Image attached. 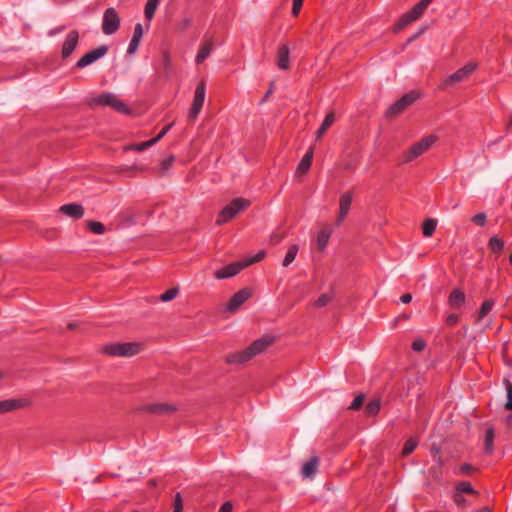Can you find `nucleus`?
I'll return each mask as SVG.
<instances>
[{"label":"nucleus","mask_w":512,"mask_h":512,"mask_svg":"<svg viewBox=\"0 0 512 512\" xmlns=\"http://www.w3.org/2000/svg\"><path fill=\"white\" fill-rule=\"evenodd\" d=\"M272 343L271 337H263L254 341L248 348L231 353L226 356V361L229 364H241L244 363L256 355L263 352Z\"/></svg>","instance_id":"1"},{"label":"nucleus","mask_w":512,"mask_h":512,"mask_svg":"<svg viewBox=\"0 0 512 512\" xmlns=\"http://www.w3.org/2000/svg\"><path fill=\"white\" fill-rule=\"evenodd\" d=\"M437 141L435 135H428L412 144L399 156L400 164H407L426 153Z\"/></svg>","instance_id":"2"},{"label":"nucleus","mask_w":512,"mask_h":512,"mask_svg":"<svg viewBox=\"0 0 512 512\" xmlns=\"http://www.w3.org/2000/svg\"><path fill=\"white\" fill-rule=\"evenodd\" d=\"M141 349V344L136 342L109 343L103 346V352L106 355L117 357H131L138 354Z\"/></svg>","instance_id":"3"},{"label":"nucleus","mask_w":512,"mask_h":512,"mask_svg":"<svg viewBox=\"0 0 512 512\" xmlns=\"http://www.w3.org/2000/svg\"><path fill=\"white\" fill-rule=\"evenodd\" d=\"M90 104L94 106H109L115 111L123 114H128L130 109L127 105L114 93L106 92L93 97Z\"/></svg>","instance_id":"4"},{"label":"nucleus","mask_w":512,"mask_h":512,"mask_svg":"<svg viewBox=\"0 0 512 512\" xmlns=\"http://www.w3.org/2000/svg\"><path fill=\"white\" fill-rule=\"evenodd\" d=\"M250 205V201L244 198H235L228 205H226L219 213L216 223L222 225L233 217H235L240 211L244 210Z\"/></svg>","instance_id":"5"},{"label":"nucleus","mask_w":512,"mask_h":512,"mask_svg":"<svg viewBox=\"0 0 512 512\" xmlns=\"http://www.w3.org/2000/svg\"><path fill=\"white\" fill-rule=\"evenodd\" d=\"M120 27V17L115 8L110 7L104 11L102 31L105 35L114 34Z\"/></svg>","instance_id":"6"},{"label":"nucleus","mask_w":512,"mask_h":512,"mask_svg":"<svg viewBox=\"0 0 512 512\" xmlns=\"http://www.w3.org/2000/svg\"><path fill=\"white\" fill-rule=\"evenodd\" d=\"M206 97V85L205 82H200L194 93V98L191 104V108L188 113V119L194 121L200 113Z\"/></svg>","instance_id":"7"},{"label":"nucleus","mask_w":512,"mask_h":512,"mask_svg":"<svg viewBox=\"0 0 512 512\" xmlns=\"http://www.w3.org/2000/svg\"><path fill=\"white\" fill-rule=\"evenodd\" d=\"M418 93L416 92H410L403 97H401L399 100L394 102L386 111L387 117H395L402 113L408 106H410L417 98Z\"/></svg>","instance_id":"8"},{"label":"nucleus","mask_w":512,"mask_h":512,"mask_svg":"<svg viewBox=\"0 0 512 512\" xmlns=\"http://www.w3.org/2000/svg\"><path fill=\"white\" fill-rule=\"evenodd\" d=\"M476 69V65L473 63H468L464 67L460 68L456 72L449 75L445 81L444 85H454L455 83L462 82L467 79L471 73Z\"/></svg>","instance_id":"9"},{"label":"nucleus","mask_w":512,"mask_h":512,"mask_svg":"<svg viewBox=\"0 0 512 512\" xmlns=\"http://www.w3.org/2000/svg\"><path fill=\"white\" fill-rule=\"evenodd\" d=\"M107 50L108 49L106 46H100V47H97L96 49H93V50L87 52L84 56H82L78 60V62L76 64L77 67L84 68V67L94 63L98 59L102 58L107 53Z\"/></svg>","instance_id":"10"},{"label":"nucleus","mask_w":512,"mask_h":512,"mask_svg":"<svg viewBox=\"0 0 512 512\" xmlns=\"http://www.w3.org/2000/svg\"><path fill=\"white\" fill-rule=\"evenodd\" d=\"M243 268H245L243 262L239 261L217 270L214 275L217 279H227L238 274Z\"/></svg>","instance_id":"11"},{"label":"nucleus","mask_w":512,"mask_h":512,"mask_svg":"<svg viewBox=\"0 0 512 512\" xmlns=\"http://www.w3.org/2000/svg\"><path fill=\"white\" fill-rule=\"evenodd\" d=\"M250 297V292L246 289L240 290L235 293L229 302L227 303V310L230 312H235L238 308Z\"/></svg>","instance_id":"12"},{"label":"nucleus","mask_w":512,"mask_h":512,"mask_svg":"<svg viewBox=\"0 0 512 512\" xmlns=\"http://www.w3.org/2000/svg\"><path fill=\"white\" fill-rule=\"evenodd\" d=\"M171 126H172V124H168L153 139L148 140V141H144V142H141V143H138V144L131 145L130 149L135 150L137 152H142L145 149L153 146L154 144H156L160 139H162L166 135V133L170 130Z\"/></svg>","instance_id":"13"},{"label":"nucleus","mask_w":512,"mask_h":512,"mask_svg":"<svg viewBox=\"0 0 512 512\" xmlns=\"http://www.w3.org/2000/svg\"><path fill=\"white\" fill-rule=\"evenodd\" d=\"M78 37L77 31L69 32L62 46L63 57H68L72 54L78 44Z\"/></svg>","instance_id":"14"},{"label":"nucleus","mask_w":512,"mask_h":512,"mask_svg":"<svg viewBox=\"0 0 512 512\" xmlns=\"http://www.w3.org/2000/svg\"><path fill=\"white\" fill-rule=\"evenodd\" d=\"M142 37H143V27L140 23H137L134 27L133 36H132L130 43L128 45V48H127L128 54L132 55L137 51Z\"/></svg>","instance_id":"15"},{"label":"nucleus","mask_w":512,"mask_h":512,"mask_svg":"<svg viewBox=\"0 0 512 512\" xmlns=\"http://www.w3.org/2000/svg\"><path fill=\"white\" fill-rule=\"evenodd\" d=\"M426 9L421 2L416 4L409 12H407L400 20V25L405 26L408 23L416 20Z\"/></svg>","instance_id":"16"},{"label":"nucleus","mask_w":512,"mask_h":512,"mask_svg":"<svg viewBox=\"0 0 512 512\" xmlns=\"http://www.w3.org/2000/svg\"><path fill=\"white\" fill-rule=\"evenodd\" d=\"M214 45L212 40H208L200 46V49L195 57V63L200 65L203 63L212 53Z\"/></svg>","instance_id":"17"},{"label":"nucleus","mask_w":512,"mask_h":512,"mask_svg":"<svg viewBox=\"0 0 512 512\" xmlns=\"http://www.w3.org/2000/svg\"><path fill=\"white\" fill-rule=\"evenodd\" d=\"M27 405V401L23 399H7L0 401V414L12 411L19 407Z\"/></svg>","instance_id":"18"},{"label":"nucleus","mask_w":512,"mask_h":512,"mask_svg":"<svg viewBox=\"0 0 512 512\" xmlns=\"http://www.w3.org/2000/svg\"><path fill=\"white\" fill-rule=\"evenodd\" d=\"M313 159V148H310L305 155L302 157L301 161L299 162L297 169H296V175H303L308 172V170L311 167Z\"/></svg>","instance_id":"19"},{"label":"nucleus","mask_w":512,"mask_h":512,"mask_svg":"<svg viewBox=\"0 0 512 512\" xmlns=\"http://www.w3.org/2000/svg\"><path fill=\"white\" fill-rule=\"evenodd\" d=\"M60 211L65 215L72 218H81L84 214V209L79 204H66L61 206Z\"/></svg>","instance_id":"20"},{"label":"nucleus","mask_w":512,"mask_h":512,"mask_svg":"<svg viewBox=\"0 0 512 512\" xmlns=\"http://www.w3.org/2000/svg\"><path fill=\"white\" fill-rule=\"evenodd\" d=\"M289 48L287 45H282L278 49V61L277 65L282 70H287L289 68Z\"/></svg>","instance_id":"21"},{"label":"nucleus","mask_w":512,"mask_h":512,"mask_svg":"<svg viewBox=\"0 0 512 512\" xmlns=\"http://www.w3.org/2000/svg\"><path fill=\"white\" fill-rule=\"evenodd\" d=\"M331 234L332 230L328 227L323 228L322 230L319 231L316 242L317 247L320 251H323L327 247Z\"/></svg>","instance_id":"22"},{"label":"nucleus","mask_w":512,"mask_h":512,"mask_svg":"<svg viewBox=\"0 0 512 512\" xmlns=\"http://www.w3.org/2000/svg\"><path fill=\"white\" fill-rule=\"evenodd\" d=\"M465 301V294L460 289H454L448 299L450 306L454 309H458L462 306Z\"/></svg>","instance_id":"23"},{"label":"nucleus","mask_w":512,"mask_h":512,"mask_svg":"<svg viewBox=\"0 0 512 512\" xmlns=\"http://www.w3.org/2000/svg\"><path fill=\"white\" fill-rule=\"evenodd\" d=\"M317 467L318 459L314 457L303 464L301 473L306 478L312 477L313 475H315Z\"/></svg>","instance_id":"24"},{"label":"nucleus","mask_w":512,"mask_h":512,"mask_svg":"<svg viewBox=\"0 0 512 512\" xmlns=\"http://www.w3.org/2000/svg\"><path fill=\"white\" fill-rule=\"evenodd\" d=\"M335 121V115L334 113H328L325 117V119L323 120L321 126L319 127V129L317 130L316 132V138L317 139H320L322 137V135L330 128V126L334 123Z\"/></svg>","instance_id":"25"},{"label":"nucleus","mask_w":512,"mask_h":512,"mask_svg":"<svg viewBox=\"0 0 512 512\" xmlns=\"http://www.w3.org/2000/svg\"><path fill=\"white\" fill-rule=\"evenodd\" d=\"M160 4V0H147L144 15L148 21H151L155 15V12Z\"/></svg>","instance_id":"26"},{"label":"nucleus","mask_w":512,"mask_h":512,"mask_svg":"<svg viewBox=\"0 0 512 512\" xmlns=\"http://www.w3.org/2000/svg\"><path fill=\"white\" fill-rule=\"evenodd\" d=\"M298 246L296 244L290 245L283 259L282 265L284 267L289 266L296 258L298 253Z\"/></svg>","instance_id":"27"},{"label":"nucleus","mask_w":512,"mask_h":512,"mask_svg":"<svg viewBox=\"0 0 512 512\" xmlns=\"http://www.w3.org/2000/svg\"><path fill=\"white\" fill-rule=\"evenodd\" d=\"M147 409L154 414H164L174 410L171 406L163 403L149 405Z\"/></svg>","instance_id":"28"},{"label":"nucleus","mask_w":512,"mask_h":512,"mask_svg":"<svg viewBox=\"0 0 512 512\" xmlns=\"http://www.w3.org/2000/svg\"><path fill=\"white\" fill-rule=\"evenodd\" d=\"M352 203V194L350 192L345 193L340 198L339 211L348 213Z\"/></svg>","instance_id":"29"},{"label":"nucleus","mask_w":512,"mask_h":512,"mask_svg":"<svg viewBox=\"0 0 512 512\" xmlns=\"http://www.w3.org/2000/svg\"><path fill=\"white\" fill-rule=\"evenodd\" d=\"M436 226H437V221L436 220H434V219H427L423 223V227H422L423 235L425 237H431L433 235V233L435 232Z\"/></svg>","instance_id":"30"},{"label":"nucleus","mask_w":512,"mask_h":512,"mask_svg":"<svg viewBox=\"0 0 512 512\" xmlns=\"http://www.w3.org/2000/svg\"><path fill=\"white\" fill-rule=\"evenodd\" d=\"M488 245H489V248L492 250V252L500 253L504 248V241L502 239L498 238L497 236H492L489 239Z\"/></svg>","instance_id":"31"},{"label":"nucleus","mask_w":512,"mask_h":512,"mask_svg":"<svg viewBox=\"0 0 512 512\" xmlns=\"http://www.w3.org/2000/svg\"><path fill=\"white\" fill-rule=\"evenodd\" d=\"M456 494H463V493H466V494H475L476 491L473 489V487L471 486V484L469 482H466V481H462V482H459L457 485H456Z\"/></svg>","instance_id":"32"},{"label":"nucleus","mask_w":512,"mask_h":512,"mask_svg":"<svg viewBox=\"0 0 512 512\" xmlns=\"http://www.w3.org/2000/svg\"><path fill=\"white\" fill-rule=\"evenodd\" d=\"M380 406V400L374 399L366 405L365 412L369 416L376 415L380 410Z\"/></svg>","instance_id":"33"},{"label":"nucleus","mask_w":512,"mask_h":512,"mask_svg":"<svg viewBox=\"0 0 512 512\" xmlns=\"http://www.w3.org/2000/svg\"><path fill=\"white\" fill-rule=\"evenodd\" d=\"M333 297H334L333 292L324 293L317 298L314 305L317 308L324 307L333 299Z\"/></svg>","instance_id":"34"},{"label":"nucleus","mask_w":512,"mask_h":512,"mask_svg":"<svg viewBox=\"0 0 512 512\" xmlns=\"http://www.w3.org/2000/svg\"><path fill=\"white\" fill-rule=\"evenodd\" d=\"M493 307H494V301H492V300L484 301L481 305L478 319L479 320L483 319L493 309Z\"/></svg>","instance_id":"35"},{"label":"nucleus","mask_w":512,"mask_h":512,"mask_svg":"<svg viewBox=\"0 0 512 512\" xmlns=\"http://www.w3.org/2000/svg\"><path fill=\"white\" fill-rule=\"evenodd\" d=\"M493 440H494V431H493V429H488L485 434V443H484V449H485L486 453L492 452Z\"/></svg>","instance_id":"36"},{"label":"nucleus","mask_w":512,"mask_h":512,"mask_svg":"<svg viewBox=\"0 0 512 512\" xmlns=\"http://www.w3.org/2000/svg\"><path fill=\"white\" fill-rule=\"evenodd\" d=\"M418 443H417V440L414 439V438H409L405 444H404V447H403V455H409L410 453H412L415 448L417 447Z\"/></svg>","instance_id":"37"},{"label":"nucleus","mask_w":512,"mask_h":512,"mask_svg":"<svg viewBox=\"0 0 512 512\" xmlns=\"http://www.w3.org/2000/svg\"><path fill=\"white\" fill-rule=\"evenodd\" d=\"M178 292L179 290L177 288H170L160 296V300L163 302L171 301L177 296Z\"/></svg>","instance_id":"38"},{"label":"nucleus","mask_w":512,"mask_h":512,"mask_svg":"<svg viewBox=\"0 0 512 512\" xmlns=\"http://www.w3.org/2000/svg\"><path fill=\"white\" fill-rule=\"evenodd\" d=\"M264 256H265V253L263 251H261V252L255 254L252 257H248V258L243 259L242 262H243L245 267H248L249 265L262 260L264 258Z\"/></svg>","instance_id":"39"},{"label":"nucleus","mask_w":512,"mask_h":512,"mask_svg":"<svg viewBox=\"0 0 512 512\" xmlns=\"http://www.w3.org/2000/svg\"><path fill=\"white\" fill-rule=\"evenodd\" d=\"M88 227L95 234H102L105 230L104 225L97 221H90Z\"/></svg>","instance_id":"40"},{"label":"nucleus","mask_w":512,"mask_h":512,"mask_svg":"<svg viewBox=\"0 0 512 512\" xmlns=\"http://www.w3.org/2000/svg\"><path fill=\"white\" fill-rule=\"evenodd\" d=\"M506 392H507V402L505 407L507 410H512V384L509 381H505Z\"/></svg>","instance_id":"41"},{"label":"nucleus","mask_w":512,"mask_h":512,"mask_svg":"<svg viewBox=\"0 0 512 512\" xmlns=\"http://www.w3.org/2000/svg\"><path fill=\"white\" fill-rule=\"evenodd\" d=\"M363 402H364V396L362 394H360L354 398V400L352 401V403L350 404V406L348 408L351 410H357L363 405Z\"/></svg>","instance_id":"42"},{"label":"nucleus","mask_w":512,"mask_h":512,"mask_svg":"<svg viewBox=\"0 0 512 512\" xmlns=\"http://www.w3.org/2000/svg\"><path fill=\"white\" fill-rule=\"evenodd\" d=\"M472 221L478 226H484L486 223V215L484 213H478L472 217Z\"/></svg>","instance_id":"43"},{"label":"nucleus","mask_w":512,"mask_h":512,"mask_svg":"<svg viewBox=\"0 0 512 512\" xmlns=\"http://www.w3.org/2000/svg\"><path fill=\"white\" fill-rule=\"evenodd\" d=\"M425 346H426V343L421 338L415 339L412 343V349L417 352L424 350Z\"/></svg>","instance_id":"44"},{"label":"nucleus","mask_w":512,"mask_h":512,"mask_svg":"<svg viewBox=\"0 0 512 512\" xmlns=\"http://www.w3.org/2000/svg\"><path fill=\"white\" fill-rule=\"evenodd\" d=\"M304 0H293L292 13L298 15Z\"/></svg>","instance_id":"45"},{"label":"nucleus","mask_w":512,"mask_h":512,"mask_svg":"<svg viewBox=\"0 0 512 512\" xmlns=\"http://www.w3.org/2000/svg\"><path fill=\"white\" fill-rule=\"evenodd\" d=\"M474 471V468L469 464H463L459 467V472L462 474H468Z\"/></svg>","instance_id":"46"},{"label":"nucleus","mask_w":512,"mask_h":512,"mask_svg":"<svg viewBox=\"0 0 512 512\" xmlns=\"http://www.w3.org/2000/svg\"><path fill=\"white\" fill-rule=\"evenodd\" d=\"M233 505L231 502H225L219 509V512H231Z\"/></svg>","instance_id":"47"},{"label":"nucleus","mask_w":512,"mask_h":512,"mask_svg":"<svg viewBox=\"0 0 512 512\" xmlns=\"http://www.w3.org/2000/svg\"><path fill=\"white\" fill-rule=\"evenodd\" d=\"M457 321H458V315L457 314H450L447 317V323L449 325H454L455 323H457Z\"/></svg>","instance_id":"48"},{"label":"nucleus","mask_w":512,"mask_h":512,"mask_svg":"<svg viewBox=\"0 0 512 512\" xmlns=\"http://www.w3.org/2000/svg\"><path fill=\"white\" fill-rule=\"evenodd\" d=\"M454 501L457 505L461 506L465 503V498L461 494H455Z\"/></svg>","instance_id":"49"},{"label":"nucleus","mask_w":512,"mask_h":512,"mask_svg":"<svg viewBox=\"0 0 512 512\" xmlns=\"http://www.w3.org/2000/svg\"><path fill=\"white\" fill-rule=\"evenodd\" d=\"M174 161V158L171 156L167 159H165L163 162H162V168L165 170L167 169Z\"/></svg>","instance_id":"50"},{"label":"nucleus","mask_w":512,"mask_h":512,"mask_svg":"<svg viewBox=\"0 0 512 512\" xmlns=\"http://www.w3.org/2000/svg\"><path fill=\"white\" fill-rule=\"evenodd\" d=\"M347 214L348 213H344V212L339 211V214H338V217H337V220H336V225L337 226H339L343 222V220L345 219Z\"/></svg>","instance_id":"51"},{"label":"nucleus","mask_w":512,"mask_h":512,"mask_svg":"<svg viewBox=\"0 0 512 512\" xmlns=\"http://www.w3.org/2000/svg\"><path fill=\"white\" fill-rule=\"evenodd\" d=\"M347 214L348 213H344V212L339 211V214H338V217H337V220H336V225L337 226H339L343 222V220L345 219Z\"/></svg>","instance_id":"52"},{"label":"nucleus","mask_w":512,"mask_h":512,"mask_svg":"<svg viewBox=\"0 0 512 512\" xmlns=\"http://www.w3.org/2000/svg\"><path fill=\"white\" fill-rule=\"evenodd\" d=\"M400 300L402 303L407 304L412 300V295L409 293L403 294L401 296Z\"/></svg>","instance_id":"53"},{"label":"nucleus","mask_w":512,"mask_h":512,"mask_svg":"<svg viewBox=\"0 0 512 512\" xmlns=\"http://www.w3.org/2000/svg\"><path fill=\"white\" fill-rule=\"evenodd\" d=\"M177 506H180L182 508V499L179 493L176 494L174 499V508H177Z\"/></svg>","instance_id":"54"},{"label":"nucleus","mask_w":512,"mask_h":512,"mask_svg":"<svg viewBox=\"0 0 512 512\" xmlns=\"http://www.w3.org/2000/svg\"><path fill=\"white\" fill-rule=\"evenodd\" d=\"M282 240V236L274 235L271 238V241L274 243H279Z\"/></svg>","instance_id":"55"},{"label":"nucleus","mask_w":512,"mask_h":512,"mask_svg":"<svg viewBox=\"0 0 512 512\" xmlns=\"http://www.w3.org/2000/svg\"><path fill=\"white\" fill-rule=\"evenodd\" d=\"M435 456H437L436 461H437L438 465L442 466L443 465V461H442L441 457L438 456V450H435Z\"/></svg>","instance_id":"56"},{"label":"nucleus","mask_w":512,"mask_h":512,"mask_svg":"<svg viewBox=\"0 0 512 512\" xmlns=\"http://www.w3.org/2000/svg\"><path fill=\"white\" fill-rule=\"evenodd\" d=\"M420 2L427 8L428 5L432 2V0H421Z\"/></svg>","instance_id":"57"},{"label":"nucleus","mask_w":512,"mask_h":512,"mask_svg":"<svg viewBox=\"0 0 512 512\" xmlns=\"http://www.w3.org/2000/svg\"><path fill=\"white\" fill-rule=\"evenodd\" d=\"M507 424L512 427V414L507 417Z\"/></svg>","instance_id":"58"},{"label":"nucleus","mask_w":512,"mask_h":512,"mask_svg":"<svg viewBox=\"0 0 512 512\" xmlns=\"http://www.w3.org/2000/svg\"><path fill=\"white\" fill-rule=\"evenodd\" d=\"M181 507L180 506H177V508H174L173 512H181Z\"/></svg>","instance_id":"59"},{"label":"nucleus","mask_w":512,"mask_h":512,"mask_svg":"<svg viewBox=\"0 0 512 512\" xmlns=\"http://www.w3.org/2000/svg\"><path fill=\"white\" fill-rule=\"evenodd\" d=\"M509 262L512 265V254L509 256Z\"/></svg>","instance_id":"60"}]
</instances>
